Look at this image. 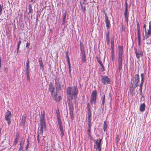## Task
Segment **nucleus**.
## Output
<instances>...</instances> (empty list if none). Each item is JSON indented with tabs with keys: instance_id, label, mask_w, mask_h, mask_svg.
<instances>
[{
	"instance_id": "f257e3e1",
	"label": "nucleus",
	"mask_w": 151,
	"mask_h": 151,
	"mask_svg": "<svg viewBox=\"0 0 151 151\" xmlns=\"http://www.w3.org/2000/svg\"><path fill=\"white\" fill-rule=\"evenodd\" d=\"M67 94L68 100H72L73 97H76L78 94V90L76 86L68 87L67 88Z\"/></svg>"
},
{
	"instance_id": "f03ea898",
	"label": "nucleus",
	"mask_w": 151,
	"mask_h": 151,
	"mask_svg": "<svg viewBox=\"0 0 151 151\" xmlns=\"http://www.w3.org/2000/svg\"><path fill=\"white\" fill-rule=\"evenodd\" d=\"M119 58L118 62L119 63L118 68L119 70H121L122 67V61L123 57V47L120 46L119 47Z\"/></svg>"
},
{
	"instance_id": "7ed1b4c3",
	"label": "nucleus",
	"mask_w": 151,
	"mask_h": 151,
	"mask_svg": "<svg viewBox=\"0 0 151 151\" xmlns=\"http://www.w3.org/2000/svg\"><path fill=\"white\" fill-rule=\"evenodd\" d=\"M102 139H97L95 141V144L94 145V148L96 150H98V151H101V142L102 141Z\"/></svg>"
},
{
	"instance_id": "20e7f679",
	"label": "nucleus",
	"mask_w": 151,
	"mask_h": 151,
	"mask_svg": "<svg viewBox=\"0 0 151 151\" xmlns=\"http://www.w3.org/2000/svg\"><path fill=\"white\" fill-rule=\"evenodd\" d=\"M125 9L124 12V14L125 17V22H126L127 23L128 20V19L129 17V12H128V4L126 1H125Z\"/></svg>"
},
{
	"instance_id": "39448f33",
	"label": "nucleus",
	"mask_w": 151,
	"mask_h": 151,
	"mask_svg": "<svg viewBox=\"0 0 151 151\" xmlns=\"http://www.w3.org/2000/svg\"><path fill=\"white\" fill-rule=\"evenodd\" d=\"M97 94L96 90H94L93 91L91 95V102L92 104L95 103L96 99Z\"/></svg>"
},
{
	"instance_id": "423d86ee",
	"label": "nucleus",
	"mask_w": 151,
	"mask_h": 151,
	"mask_svg": "<svg viewBox=\"0 0 151 151\" xmlns=\"http://www.w3.org/2000/svg\"><path fill=\"white\" fill-rule=\"evenodd\" d=\"M49 90L51 92L52 96L54 97V98L57 96V93L54 92L55 88L51 83H50L49 84Z\"/></svg>"
},
{
	"instance_id": "0eeeda50",
	"label": "nucleus",
	"mask_w": 151,
	"mask_h": 151,
	"mask_svg": "<svg viewBox=\"0 0 151 151\" xmlns=\"http://www.w3.org/2000/svg\"><path fill=\"white\" fill-rule=\"evenodd\" d=\"M5 115V119L7 121L8 124L9 125L11 123L10 119L12 116L11 112L9 111H7Z\"/></svg>"
},
{
	"instance_id": "6e6552de",
	"label": "nucleus",
	"mask_w": 151,
	"mask_h": 151,
	"mask_svg": "<svg viewBox=\"0 0 151 151\" xmlns=\"http://www.w3.org/2000/svg\"><path fill=\"white\" fill-rule=\"evenodd\" d=\"M101 81L103 84L105 85L110 83V79L106 76H102Z\"/></svg>"
},
{
	"instance_id": "1a4fd4ad",
	"label": "nucleus",
	"mask_w": 151,
	"mask_h": 151,
	"mask_svg": "<svg viewBox=\"0 0 151 151\" xmlns=\"http://www.w3.org/2000/svg\"><path fill=\"white\" fill-rule=\"evenodd\" d=\"M40 124H45V114L44 111L41 113L40 117Z\"/></svg>"
},
{
	"instance_id": "9d476101",
	"label": "nucleus",
	"mask_w": 151,
	"mask_h": 151,
	"mask_svg": "<svg viewBox=\"0 0 151 151\" xmlns=\"http://www.w3.org/2000/svg\"><path fill=\"white\" fill-rule=\"evenodd\" d=\"M57 119L58 120V124L59 126V128L61 132V135L62 137H63L64 136V133L63 131V127L60 118H57Z\"/></svg>"
},
{
	"instance_id": "9b49d317",
	"label": "nucleus",
	"mask_w": 151,
	"mask_h": 151,
	"mask_svg": "<svg viewBox=\"0 0 151 151\" xmlns=\"http://www.w3.org/2000/svg\"><path fill=\"white\" fill-rule=\"evenodd\" d=\"M104 14L105 16V22L106 24V27L107 28H109L110 27V21L108 19V17L106 13L104 12Z\"/></svg>"
},
{
	"instance_id": "f8f14e48",
	"label": "nucleus",
	"mask_w": 151,
	"mask_h": 151,
	"mask_svg": "<svg viewBox=\"0 0 151 151\" xmlns=\"http://www.w3.org/2000/svg\"><path fill=\"white\" fill-rule=\"evenodd\" d=\"M135 51L137 58L139 59L140 57L143 55V52L141 50H137L136 49H135Z\"/></svg>"
},
{
	"instance_id": "ddd939ff",
	"label": "nucleus",
	"mask_w": 151,
	"mask_h": 151,
	"mask_svg": "<svg viewBox=\"0 0 151 151\" xmlns=\"http://www.w3.org/2000/svg\"><path fill=\"white\" fill-rule=\"evenodd\" d=\"M139 75L138 74H136L133 77L132 80L134 83L137 84L139 81Z\"/></svg>"
},
{
	"instance_id": "4468645a",
	"label": "nucleus",
	"mask_w": 151,
	"mask_h": 151,
	"mask_svg": "<svg viewBox=\"0 0 151 151\" xmlns=\"http://www.w3.org/2000/svg\"><path fill=\"white\" fill-rule=\"evenodd\" d=\"M55 85L56 86V90L58 91L61 89V85L58 81L56 79L55 80Z\"/></svg>"
},
{
	"instance_id": "2eb2a0df",
	"label": "nucleus",
	"mask_w": 151,
	"mask_h": 151,
	"mask_svg": "<svg viewBox=\"0 0 151 151\" xmlns=\"http://www.w3.org/2000/svg\"><path fill=\"white\" fill-rule=\"evenodd\" d=\"M39 62L40 66V68L42 71L44 70V65L43 63L42 59L41 57L39 59Z\"/></svg>"
},
{
	"instance_id": "dca6fc26",
	"label": "nucleus",
	"mask_w": 151,
	"mask_h": 151,
	"mask_svg": "<svg viewBox=\"0 0 151 151\" xmlns=\"http://www.w3.org/2000/svg\"><path fill=\"white\" fill-rule=\"evenodd\" d=\"M40 134L42 136L43 134V129H46V126L45 124H40Z\"/></svg>"
},
{
	"instance_id": "f3484780",
	"label": "nucleus",
	"mask_w": 151,
	"mask_h": 151,
	"mask_svg": "<svg viewBox=\"0 0 151 151\" xmlns=\"http://www.w3.org/2000/svg\"><path fill=\"white\" fill-rule=\"evenodd\" d=\"M66 59L67 61L68 62V64L69 66V72L70 73L71 72V67H70V60L69 59V57L68 55V52L66 53Z\"/></svg>"
},
{
	"instance_id": "a211bd4d",
	"label": "nucleus",
	"mask_w": 151,
	"mask_h": 151,
	"mask_svg": "<svg viewBox=\"0 0 151 151\" xmlns=\"http://www.w3.org/2000/svg\"><path fill=\"white\" fill-rule=\"evenodd\" d=\"M145 105L143 103L140 105L139 106V111H144L145 110Z\"/></svg>"
},
{
	"instance_id": "6ab92c4d",
	"label": "nucleus",
	"mask_w": 151,
	"mask_h": 151,
	"mask_svg": "<svg viewBox=\"0 0 151 151\" xmlns=\"http://www.w3.org/2000/svg\"><path fill=\"white\" fill-rule=\"evenodd\" d=\"M114 38H111V49L114 50Z\"/></svg>"
},
{
	"instance_id": "aec40b11",
	"label": "nucleus",
	"mask_w": 151,
	"mask_h": 151,
	"mask_svg": "<svg viewBox=\"0 0 151 151\" xmlns=\"http://www.w3.org/2000/svg\"><path fill=\"white\" fill-rule=\"evenodd\" d=\"M26 120V116H23L22 117L21 123L22 124L24 125L25 122Z\"/></svg>"
},
{
	"instance_id": "412c9836",
	"label": "nucleus",
	"mask_w": 151,
	"mask_h": 151,
	"mask_svg": "<svg viewBox=\"0 0 151 151\" xmlns=\"http://www.w3.org/2000/svg\"><path fill=\"white\" fill-rule=\"evenodd\" d=\"M71 100H69V102H68V105L69 109H70V111H73V106H72V103L71 101H70Z\"/></svg>"
},
{
	"instance_id": "4be33fe9",
	"label": "nucleus",
	"mask_w": 151,
	"mask_h": 151,
	"mask_svg": "<svg viewBox=\"0 0 151 151\" xmlns=\"http://www.w3.org/2000/svg\"><path fill=\"white\" fill-rule=\"evenodd\" d=\"M137 35H141V33L139 28V22H137Z\"/></svg>"
},
{
	"instance_id": "5701e85b",
	"label": "nucleus",
	"mask_w": 151,
	"mask_h": 151,
	"mask_svg": "<svg viewBox=\"0 0 151 151\" xmlns=\"http://www.w3.org/2000/svg\"><path fill=\"white\" fill-rule=\"evenodd\" d=\"M138 37V44L139 46H140L141 45V35H137Z\"/></svg>"
},
{
	"instance_id": "b1692460",
	"label": "nucleus",
	"mask_w": 151,
	"mask_h": 151,
	"mask_svg": "<svg viewBox=\"0 0 151 151\" xmlns=\"http://www.w3.org/2000/svg\"><path fill=\"white\" fill-rule=\"evenodd\" d=\"M111 58L113 61L114 59L115 56L114 55V49L111 50Z\"/></svg>"
},
{
	"instance_id": "393cba45",
	"label": "nucleus",
	"mask_w": 151,
	"mask_h": 151,
	"mask_svg": "<svg viewBox=\"0 0 151 151\" xmlns=\"http://www.w3.org/2000/svg\"><path fill=\"white\" fill-rule=\"evenodd\" d=\"M97 62L99 63L101 66L103 68V69H104V66L103 64H102L101 61L98 58H97Z\"/></svg>"
},
{
	"instance_id": "a878e982",
	"label": "nucleus",
	"mask_w": 151,
	"mask_h": 151,
	"mask_svg": "<svg viewBox=\"0 0 151 151\" xmlns=\"http://www.w3.org/2000/svg\"><path fill=\"white\" fill-rule=\"evenodd\" d=\"M80 4L81 8V9L82 11L83 12H84L86 10L85 6H83L84 4H83L80 3Z\"/></svg>"
},
{
	"instance_id": "bb28decb",
	"label": "nucleus",
	"mask_w": 151,
	"mask_h": 151,
	"mask_svg": "<svg viewBox=\"0 0 151 151\" xmlns=\"http://www.w3.org/2000/svg\"><path fill=\"white\" fill-rule=\"evenodd\" d=\"M151 35H149L148 34H147V33H145V35L143 37V40H145L148 38Z\"/></svg>"
},
{
	"instance_id": "cd10ccee",
	"label": "nucleus",
	"mask_w": 151,
	"mask_h": 151,
	"mask_svg": "<svg viewBox=\"0 0 151 151\" xmlns=\"http://www.w3.org/2000/svg\"><path fill=\"white\" fill-rule=\"evenodd\" d=\"M27 145H26V148H25V149L26 150H27L29 146V137H28V139H27Z\"/></svg>"
},
{
	"instance_id": "c85d7f7f",
	"label": "nucleus",
	"mask_w": 151,
	"mask_h": 151,
	"mask_svg": "<svg viewBox=\"0 0 151 151\" xmlns=\"http://www.w3.org/2000/svg\"><path fill=\"white\" fill-rule=\"evenodd\" d=\"M29 59H27V63H26V68H29Z\"/></svg>"
},
{
	"instance_id": "c756f323",
	"label": "nucleus",
	"mask_w": 151,
	"mask_h": 151,
	"mask_svg": "<svg viewBox=\"0 0 151 151\" xmlns=\"http://www.w3.org/2000/svg\"><path fill=\"white\" fill-rule=\"evenodd\" d=\"M56 114L57 118H60V114L59 111V109H57L56 111Z\"/></svg>"
},
{
	"instance_id": "7c9ffc66",
	"label": "nucleus",
	"mask_w": 151,
	"mask_h": 151,
	"mask_svg": "<svg viewBox=\"0 0 151 151\" xmlns=\"http://www.w3.org/2000/svg\"><path fill=\"white\" fill-rule=\"evenodd\" d=\"M82 61L83 62H85L86 61V56L85 55V53H83L82 54Z\"/></svg>"
},
{
	"instance_id": "2f4dec72",
	"label": "nucleus",
	"mask_w": 151,
	"mask_h": 151,
	"mask_svg": "<svg viewBox=\"0 0 151 151\" xmlns=\"http://www.w3.org/2000/svg\"><path fill=\"white\" fill-rule=\"evenodd\" d=\"M106 128H107V125L106 124V121H105L104 122V124L103 125V128L104 129V132L106 130Z\"/></svg>"
},
{
	"instance_id": "473e14b6",
	"label": "nucleus",
	"mask_w": 151,
	"mask_h": 151,
	"mask_svg": "<svg viewBox=\"0 0 151 151\" xmlns=\"http://www.w3.org/2000/svg\"><path fill=\"white\" fill-rule=\"evenodd\" d=\"M145 33H147V34H148L149 35H151V29H149L147 31H146V30L145 31Z\"/></svg>"
},
{
	"instance_id": "72a5a7b5",
	"label": "nucleus",
	"mask_w": 151,
	"mask_h": 151,
	"mask_svg": "<svg viewBox=\"0 0 151 151\" xmlns=\"http://www.w3.org/2000/svg\"><path fill=\"white\" fill-rule=\"evenodd\" d=\"M19 139L15 138L14 141V142L13 145H16L18 142Z\"/></svg>"
},
{
	"instance_id": "f704fd0d",
	"label": "nucleus",
	"mask_w": 151,
	"mask_h": 151,
	"mask_svg": "<svg viewBox=\"0 0 151 151\" xmlns=\"http://www.w3.org/2000/svg\"><path fill=\"white\" fill-rule=\"evenodd\" d=\"M88 0H83L82 2H81V3L84 4H87L88 3L87 2V1Z\"/></svg>"
},
{
	"instance_id": "c9c22d12",
	"label": "nucleus",
	"mask_w": 151,
	"mask_h": 151,
	"mask_svg": "<svg viewBox=\"0 0 151 151\" xmlns=\"http://www.w3.org/2000/svg\"><path fill=\"white\" fill-rule=\"evenodd\" d=\"M29 12L28 13V14L30 13L32 11V8L31 6L29 5Z\"/></svg>"
},
{
	"instance_id": "e433bc0d",
	"label": "nucleus",
	"mask_w": 151,
	"mask_h": 151,
	"mask_svg": "<svg viewBox=\"0 0 151 151\" xmlns=\"http://www.w3.org/2000/svg\"><path fill=\"white\" fill-rule=\"evenodd\" d=\"M81 52L82 53V54L83 53H85L84 47L83 46L82 47L81 46Z\"/></svg>"
},
{
	"instance_id": "4c0bfd02",
	"label": "nucleus",
	"mask_w": 151,
	"mask_h": 151,
	"mask_svg": "<svg viewBox=\"0 0 151 151\" xmlns=\"http://www.w3.org/2000/svg\"><path fill=\"white\" fill-rule=\"evenodd\" d=\"M91 115L90 113H88V122H91Z\"/></svg>"
},
{
	"instance_id": "58836bf2",
	"label": "nucleus",
	"mask_w": 151,
	"mask_h": 151,
	"mask_svg": "<svg viewBox=\"0 0 151 151\" xmlns=\"http://www.w3.org/2000/svg\"><path fill=\"white\" fill-rule=\"evenodd\" d=\"M3 9V6L0 4V15L2 14V12Z\"/></svg>"
},
{
	"instance_id": "ea45409f",
	"label": "nucleus",
	"mask_w": 151,
	"mask_h": 151,
	"mask_svg": "<svg viewBox=\"0 0 151 151\" xmlns=\"http://www.w3.org/2000/svg\"><path fill=\"white\" fill-rule=\"evenodd\" d=\"M29 68H26V75L27 76H29Z\"/></svg>"
},
{
	"instance_id": "a19ab883",
	"label": "nucleus",
	"mask_w": 151,
	"mask_h": 151,
	"mask_svg": "<svg viewBox=\"0 0 151 151\" xmlns=\"http://www.w3.org/2000/svg\"><path fill=\"white\" fill-rule=\"evenodd\" d=\"M23 144H22L21 143L20 144L19 148V150H22V149H23Z\"/></svg>"
},
{
	"instance_id": "79ce46f5",
	"label": "nucleus",
	"mask_w": 151,
	"mask_h": 151,
	"mask_svg": "<svg viewBox=\"0 0 151 151\" xmlns=\"http://www.w3.org/2000/svg\"><path fill=\"white\" fill-rule=\"evenodd\" d=\"M37 134H38V135H37V141H38V142H40V138H39L40 133H39V132H37Z\"/></svg>"
},
{
	"instance_id": "37998d69",
	"label": "nucleus",
	"mask_w": 151,
	"mask_h": 151,
	"mask_svg": "<svg viewBox=\"0 0 151 151\" xmlns=\"http://www.w3.org/2000/svg\"><path fill=\"white\" fill-rule=\"evenodd\" d=\"M106 40L107 41V44L108 45L109 44V37H106Z\"/></svg>"
},
{
	"instance_id": "c03bdc74",
	"label": "nucleus",
	"mask_w": 151,
	"mask_h": 151,
	"mask_svg": "<svg viewBox=\"0 0 151 151\" xmlns=\"http://www.w3.org/2000/svg\"><path fill=\"white\" fill-rule=\"evenodd\" d=\"M141 80H144V75L143 73H142L141 74Z\"/></svg>"
},
{
	"instance_id": "a18cd8bd",
	"label": "nucleus",
	"mask_w": 151,
	"mask_h": 151,
	"mask_svg": "<svg viewBox=\"0 0 151 151\" xmlns=\"http://www.w3.org/2000/svg\"><path fill=\"white\" fill-rule=\"evenodd\" d=\"M147 43L148 44H151V40H150L148 39L147 41Z\"/></svg>"
},
{
	"instance_id": "49530a36",
	"label": "nucleus",
	"mask_w": 151,
	"mask_h": 151,
	"mask_svg": "<svg viewBox=\"0 0 151 151\" xmlns=\"http://www.w3.org/2000/svg\"><path fill=\"white\" fill-rule=\"evenodd\" d=\"M66 12L65 13V15H64V16L63 17V22H65V18H66Z\"/></svg>"
},
{
	"instance_id": "de8ad7c7",
	"label": "nucleus",
	"mask_w": 151,
	"mask_h": 151,
	"mask_svg": "<svg viewBox=\"0 0 151 151\" xmlns=\"http://www.w3.org/2000/svg\"><path fill=\"white\" fill-rule=\"evenodd\" d=\"M139 90L140 91V93H142V86L141 85H140Z\"/></svg>"
},
{
	"instance_id": "09e8293b",
	"label": "nucleus",
	"mask_w": 151,
	"mask_h": 151,
	"mask_svg": "<svg viewBox=\"0 0 151 151\" xmlns=\"http://www.w3.org/2000/svg\"><path fill=\"white\" fill-rule=\"evenodd\" d=\"M88 128H91V122H88Z\"/></svg>"
},
{
	"instance_id": "8fccbe9b",
	"label": "nucleus",
	"mask_w": 151,
	"mask_h": 151,
	"mask_svg": "<svg viewBox=\"0 0 151 151\" xmlns=\"http://www.w3.org/2000/svg\"><path fill=\"white\" fill-rule=\"evenodd\" d=\"M70 116L71 117V119H73V111H70Z\"/></svg>"
},
{
	"instance_id": "3c124183",
	"label": "nucleus",
	"mask_w": 151,
	"mask_h": 151,
	"mask_svg": "<svg viewBox=\"0 0 151 151\" xmlns=\"http://www.w3.org/2000/svg\"><path fill=\"white\" fill-rule=\"evenodd\" d=\"M109 32L106 33V37H109Z\"/></svg>"
},
{
	"instance_id": "603ef678",
	"label": "nucleus",
	"mask_w": 151,
	"mask_h": 151,
	"mask_svg": "<svg viewBox=\"0 0 151 151\" xmlns=\"http://www.w3.org/2000/svg\"><path fill=\"white\" fill-rule=\"evenodd\" d=\"M30 43H29L28 42H27L26 45V47L27 48H28L29 46Z\"/></svg>"
},
{
	"instance_id": "864d4df0",
	"label": "nucleus",
	"mask_w": 151,
	"mask_h": 151,
	"mask_svg": "<svg viewBox=\"0 0 151 151\" xmlns=\"http://www.w3.org/2000/svg\"><path fill=\"white\" fill-rule=\"evenodd\" d=\"M149 29H151V21L149 23Z\"/></svg>"
},
{
	"instance_id": "5fc2aeb1",
	"label": "nucleus",
	"mask_w": 151,
	"mask_h": 151,
	"mask_svg": "<svg viewBox=\"0 0 151 151\" xmlns=\"http://www.w3.org/2000/svg\"><path fill=\"white\" fill-rule=\"evenodd\" d=\"M87 108V109H90V105L89 103H88V104Z\"/></svg>"
},
{
	"instance_id": "6e6d98bb",
	"label": "nucleus",
	"mask_w": 151,
	"mask_h": 151,
	"mask_svg": "<svg viewBox=\"0 0 151 151\" xmlns=\"http://www.w3.org/2000/svg\"><path fill=\"white\" fill-rule=\"evenodd\" d=\"M19 134H17L16 135V137L15 138L19 139Z\"/></svg>"
},
{
	"instance_id": "4d7b16f0",
	"label": "nucleus",
	"mask_w": 151,
	"mask_h": 151,
	"mask_svg": "<svg viewBox=\"0 0 151 151\" xmlns=\"http://www.w3.org/2000/svg\"><path fill=\"white\" fill-rule=\"evenodd\" d=\"M21 41H20V40H19V42H18V46H20V44H21Z\"/></svg>"
},
{
	"instance_id": "13d9d810",
	"label": "nucleus",
	"mask_w": 151,
	"mask_h": 151,
	"mask_svg": "<svg viewBox=\"0 0 151 151\" xmlns=\"http://www.w3.org/2000/svg\"><path fill=\"white\" fill-rule=\"evenodd\" d=\"M105 95H104V96L103 100V101H102V103H103V105H104V103L105 102Z\"/></svg>"
},
{
	"instance_id": "bf43d9fd",
	"label": "nucleus",
	"mask_w": 151,
	"mask_h": 151,
	"mask_svg": "<svg viewBox=\"0 0 151 151\" xmlns=\"http://www.w3.org/2000/svg\"><path fill=\"white\" fill-rule=\"evenodd\" d=\"M27 80L28 81H30V77L29 76H27Z\"/></svg>"
},
{
	"instance_id": "052dcab7",
	"label": "nucleus",
	"mask_w": 151,
	"mask_h": 151,
	"mask_svg": "<svg viewBox=\"0 0 151 151\" xmlns=\"http://www.w3.org/2000/svg\"><path fill=\"white\" fill-rule=\"evenodd\" d=\"M144 82V80H141V83L140 85H141V86H142L143 85Z\"/></svg>"
},
{
	"instance_id": "680f3d73",
	"label": "nucleus",
	"mask_w": 151,
	"mask_h": 151,
	"mask_svg": "<svg viewBox=\"0 0 151 151\" xmlns=\"http://www.w3.org/2000/svg\"><path fill=\"white\" fill-rule=\"evenodd\" d=\"M19 46H17V53L18 54V51H19Z\"/></svg>"
},
{
	"instance_id": "e2e57ef3",
	"label": "nucleus",
	"mask_w": 151,
	"mask_h": 151,
	"mask_svg": "<svg viewBox=\"0 0 151 151\" xmlns=\"http://www.w3.org/2000/svg\"><path fill=\"white\" fill-rule=\"evenodd\" d=\"M146 24H144V28H145V31L146 30Z\"/></svg>"
},
{
	"instance_id": "0e129e2a",
	"label": "nucleus",
	"mask_w": 151,
	"mask_h": 151,
	"mask_svg": "<svg viewBox=\"0 0 151 151\" xmlns=\"http://www.w3.org/2000/svg\"><path fill=\"white\" fill-rule=\"evenodd\" d=\"M91 129V128H88V133H90Z\"/></svg>"
},
{
	"instance_id": "69168bd1",
	"label": "nucleus",
	"mask_w": 151,
	"mask_h": 151,
	"mask_svg": "<svg viewBox=\"0 0 151 151\" xmlns=\"http://www.w3.org/2000/svg\"><path fill=\"white\" fill-rule=\"evenodd\" d=\"M88 136L90 137H91V134H90V133H88Z\"/></svg>"
},
{
	"instance_id": "338daca9",
	"label": "nucleus",
	"mask_w": 151,
	"mask_h": 151,
	"mask_svg": "<svg viewBox=\"0 0 151 151\" xmlns=\"http://www.w3.org/2000/svg\"><path fill=\"white\" fill-rule=\"evenodd\" d=\"M88 109V113H90H90L91 112V110H90V109Z\"/></svg>"
},
{
	"instance_id": "774afa93",
	"label": "nucleus",
	"mask_w": 151,
	"mask_h": 151,
	"mask_svg": "<svg viewBox=\"0 0 151 151\" xmlns=\"http://www.w3.org/2000/svg\"><path fill=\"white\" fill-rule=\"evenodd\" d=\"M118 136H119L118 135H117L116 136V140H117Z\"/></svg>"
}]
</instances>
